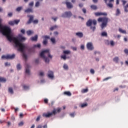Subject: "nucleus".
<instances>
[{
	"instance_id": "f257e3e1",
	"label": "nucleus",
	"mask_w": 128,
	"mask_h": 128,
	"mask_svg": "<svg viewBox=\"0 0 128 128\" xmlns=\"http://www.w3.org/2000/svg\"><path fill=\"white\" fill-rule=\"evenodd\" d=\"M0 32H2L4 36H5L7 40L12 42H13L14 43L15 47L18 48V50L21 52H24L26 46L23 44L20 43V42L22 40H26V38L22 37V36H19L18 40L16 37L12 36V29L10 28L4 26L2 27V25L0 24Z\"/></svg>"
},
{
	"instance_id": "69168bd1",
	"label": "nucleus",
	"mask_w": 128,
	"mask_h": 128,
	"mask_svg": "<svg viewBox=\"0 0 128 128\" xmlns=\"http://www.w3.org/2000/svg\"><path fill=\"white\" fill-rule=\"evenodd\" d=\"M81 50H84V46L82 45L80 46Z\"/></svg>"
},
{
	"instance_id": "a878e982",
	"label": "nucleus",
	"mask_w": 128,
	"mask_h": 128,
	"mask_svg": "<svg viewBox=\"0 0 128 128\" xmlns=\"http://www.w3.org/2000/svg\"><path fill=\"white\" fill-rule=\"evenodd\" d=\"M6 82V79L4 78L1 77L0 78V82Z\"/></svg>"
},
{
	"instance_id": "412c9836",
	"label": "nucleus",
	"mask_w": 128,
	"mask_h": 128,
	"mask_svg": "<svg viewBox=\"0 0 128 128\" xmlns=\"http://www.w3.org/2000/svg\"><path fill=\"white\" fill-rule=\"evenodd\" d=\"M118 31L120 32H121V34H126V30H122V28H120L118 29Z\"/></svg>"
},
{
	"instance_id": "f03ea898",
	"label": "nucleus",
	"mask_w": 128,
	"mask_h": 128,
	"mask_svg": "<svg viewBox=\"0 0 128 128\" xmlns=\"http://www.w3.org/2000/svg\"><path fill=\"white\" fill-rule=\"evenodd\" d=\"M45 54H48V58H52V56L50 54V50H43L42 52L40 53V56L42 58H44L45 62L48 64V62H50V59L46 57Z\"/></svg>"
},
{
	"instance_id": "f704fd0d",
	"label": "nucleus",
	"mask_w": 128,
	"mask_h": 128,
	"mask_svg": "<svg viewBox=\"0 0 128 128\" xmlns=\"http://www.w3.org/2000/svg\"><path fill=\"white\" fill-rule=\"evenodd\" d=\"M16 68H17V70H20V68H22V66H20V64H18L16 66Z\"/></svg>"
},
{
	"instance_id": "13d9d810",
	"label": "nucleus",
	"mask_w": 128,
	"mask_h": 128,
	"mask_svg": "<svg viewBox=\"0 0 128 128\" xmlns=\"http://www.w3.org/2000/svg\"><path fill=\"white\" fill-rule=\"evenodd\" d=\"M44 102L45 104H48V100L46 98L44 100Z\"/></svg>"
},
{
	"instance_id": "20e7f679",
	"label": "nucleus",
	"mask_w": 128,
	"mask_h": 128,
	"mask_svg": "<svg viewBox=\"0 0 128 128\" xmlns=\"http://www.w3.org/2000/svg\"><path fill=\"white\" fill-rule=\"evenodd\" d=\"M87 26H90V28L94 32L96 30V20L90 19L86 23Z\"/></svg>"
},
{
	"instance_id": "09e8293b",
	"label": "nucleus",
	"mask_w": 128,
	"mask_h": 128,
	"mask_svg": "<svg viewBox=\"0 0 128 128\" xmlns=\"http://www.w3.org/2000/svg\"><path fill=\"white\" fill-rule=\"evenodd\" d=\"M8 16L9 18H12V12H9L8 14Z\"/></svg>"
},
{
	"instance_id": "39448f33",
	"label": "nucleus",
	"mask_w": 128,
	"mask_h": 128,
	"mask_svg": "<svg viewBox=\"0 0 128 128\" xmlns=\"http://www.w3.org/2000/svg\"><path fill=\"white\" fill-rule=\"evenodd\" d=\"M56 114V110L54 109L52 112L43 113L42 116L44 118H50L53 114L55 116Z\"/></svg>"
},
{
	"instance_id": "8fccbe9b",
	"label": "nucleus",
	"mask_w": 128,
	"mask_h": 128,
	"mask_svg": "<svg viewBox=\"0 0 128 128\" xmlns=\"http://www.w3.org/2000/svg\"><path fill=\"white\" fill-rule=\"evenodd\" d=\"M105 43H106V44L108 45L110 44V40H106V41Z\"/></svg>"
},
{
	"instance_id": "f3484780",
	"label": "nucleus",
	"mask_w": 128,
	"mask_h": 128,
	"mask_svg": "<svg viewBox=\"0 0 128 128\" xmlns=\"http://www.w3.org/2000/svg\"><path fill=\"white\" fill-rule=\"evenodd\" d=\"M76 35L77 36L78 38H82L84 36V34L81 32H78L76 34Z\"/></svg>"
},
{
	"instance_id": "bb28decb",
	"label": "nucleus",
	"mask_w": 128,
	"mask_h": 128,
	"mask_svg": "<svg viewBox=\"0 0 128 128\" xmlns=\"http://www.w3.org/2000/svg\"><path fill=\"white\" fill-rule=\"evenodd\" d=\"M64 54H70V51L68 50H64L63 52Z\"/></svg>"
},
{
	"instance_id": "ea45409f",
	"label": "nucleus",
	"mask_w": 128,
	"mask_h": 128,
	"mask_svg": "<svg viewBox=\"0 0 128 128\" xmlns=\"http://www.w3.org/2000/svg\"><path fill=\"white\" fill-rule=\"evenodd\" d=\"M110 46H114V40L110 41Z\"/></svg>"
},
{
	"instance_id": "7c9ffc66",
	"label": "nucleus",
	"mask_w": 128,
	"mask_h": 128,
	"mask_svg": "<svg viewBox=\"0 0 128 128\" xmlns=\"http://www.w3.org/2000/svg\"><path fill=\"white\" fill-rule=\"evenodd\" d=\"M63 68L64 70H68V66L66 64H64Z\"/></svg>"
},
{
	"instance_id": "e433bc0d",
	"label": "nucleus",
	"mask_w": 128,
	"mask_h": 128,
	"mask_svg": "<svg viewBox=\"0 0 128 128\" xmlns=\"http://www.w3.org/2000/svg\"><path fill=\"white\" fill-rule=\"evenodd\" d=\"M50 40L52 44H56V39L54 38H51Z\"/></svg>"
},
{
	"instance_id": "f8f14e48",
	"label": "nucleus",
	"mask_w": 128,
	"mask_h": 128,
	"mask_svg": "<svg viewBox=\"0 0 128 128\" xmlns=\"http://www.w3.org/2000/svg\"><path fill=\"white\" fill-rule=\"evenodd\" d=\"M43 38H44V40L43 41V44L46 46V44H48V38H50V36H42Z\"/></svg>"
},
{
	"instance_id": "cd10ccee",
	"label": "nucleus",
	"mask_w": 128,
	"mask_h": 128,
	"mask_svg": "<svg viewBox=\"0 0 128 128\" xmlns=\"http://www.w3.org/2000/svg\"><path fill=\"white\" fill-rule=\"evenodd\" d=\"M106 6H108V8H112L114 7V5L112 3L107 4Z\"/></svg>"
},
{
	"instance_id": "c9c22d12",
	"label": "nucleus",
	"mask_w": 128,
	"mask_h": 128,
	"mask_svg": "<svg viewBox=\"0 0 128 128\" xmlns=\"http://www.w3.org/2000/svg\"><path fill=\"white\" fill-rule=\"evenodd\" d=\"M23 88H24V90H28V88H30V86L26 85H24L23 86Z\"/></svg>"
},
{
	"instance_id": "603ef678",
	"label": "nucleus",
	"mask_w": 128,
	"mask_h": 128,
	"mask_svg": "<svg viewBox=\"0 0 128 128\" xmlns=\"http://www.w3.org/2000/svg\"><path fill=\"white\" fill-rule=\"evenodd\" d=\"M90 72L92 74H94V69H91L90 70Z\"/></svg>"
},
{
	"instance_id": "052dcab7",
	"label": "nucleus",
	"mask_w": 128,
	"mask_h": 128,
	"mask_svg": "<svg viewBox=\"0 0 128 128\" xmlns=\"http://www.w3.org/2000/svg\"><path fill=\"white\" fill-rule=\"evenodd\" d=\"M94 54H100V52H98V51H95L94 52Z\"/></svg>"
},
{
	"instance_id": "bf43d9fd",
	"label": "nucleus",
	"mask_w": 128,
	"mask_h": 128,
	"mask_svg": "<svg viewBox=\"0 0 128 128\" xmlns=\"http://www.w3.org/2000/svg\"><path fill=\"white\" fill-rule=\"evenodd\" d=\"M110 78H112V77H108V78H106L104 79V80H110Z\"/></svg>"
},
{
	"instance_id": "473e14b6",
	"label": "nucleus",
	"mask_w": 128,
	"mask_h": 128,
	"mask_svg": "<svg viewBox=\"0 0 128 128\" xmlns=\"http://www.w3.org/2000/svg\"><path fill=\"white\" fill-rule=\"evenodd\" d=\"M8 92L12 94H14V90H12V88L10 87L8 88Z\"/></svg>"
},
{
	"instance_id": "a19ab883",
	"label": "nucleus",
	"mask_w": 128,
	"mask_h": 128,
	"mask_svg": "<svg viewBox=\"0 0 128 128\" xmlns=\"http://www.w3.org/2000/svg\"><path fill=\"white\" fill-rule=\"evenodd\" d=\"M5 66H10V63H8V62H6L4 63Z\"/></svg>"
},
{
	"instance_id": "5701e85b",
	"label": "nucleus",
	"mask_w": 128,
	"mask_h": 128,
	"mask_svg": "<svg viewBox=\"0 0 128 128\" xmlns=\"http://www.w3.org/2000/svg\"><path fill=\"white\" fill-rule=\"evenodd\" d=\"M88 92V88L82 89L81 91L82 94H86V92Z\"/></svg>"
},
{
	"instance_id": "ddd939ff",
	"label": "nucleus",
	"mask_w": 128,
	"mask_h": 128,
	"mask_svg": "<svg viewBox=\"0 0 128 128\" xmlns=\"http://www.w3.org/2000/svg\"><path fill=\"white\" fill-rule=\"evenodd\" d=\"M65 4L68 8H74L72 4L70 2H66Z\"/></svg>"
},
{
	"instance_id": "6ab92c4d",
	"label": "nucleus",
	"mask_w": 128,
	"mask_h": 128,
	"mask_svg": "<svg viewBox=\"0 0 128 128\" xmlns=\"http://www.w3.org/2000/svg\"><path fill=\"white\" fill-rule=\"evenodd\" d=\"M90 8H92V10H98V6H96V5H91Z\"/></svg>"
},
{
	"instance_id": "9b49d317",
	"label": "nucleus",
	"mask_w": 128,
	"mask_h": 128,
	"mask_svg": "<svg viewBox=\"0 0 128 128\" xmlns=\"http://www.w3.org/2000/svg\"><path fill=\"white\" fill-rule=\"evenodd\" d=\"M94 14L96 16H108V13L106 12H95Z\"/></svg>"
},
{
	"instance_id": "774afa93",
	"label": "nucleus",
	"mask_w": 128,
	"mask_h": 128,
	"mask_svg": "<svg viewBox=\"0 0 128 128\" xmlns=\"http://www.w3.org/2000/svg\"><path fill=\"white\" fill-rule=\"evenodd\" d=\"M42 125H38L37 126L36 128H42Z\"/></svg>"
},
{
	"instance_id": "338daca9",
	"label": "nucleus",
	"mask_w": 128,
	"mask_h": 128,
	"mask_svg": "<svg viewBox=\"0 0 128 128\" xmlns=\"http://www.w3.org/2000/svg\"><path fill=\"white\" fill-rule=\"evenodd\" d=\"M54 34L55 36H58V32H55Z\"/></svg>"
},
{
	"instance_id": "2eb2a0df",
	"label": "nucleus",
	"mask_w": 128,
	"mask_h": 128,
	"mask_svg": "<svg viewBox=\"0 0 128 128\" xmlns=\"http://www.w3.org/2000/svg\"><path fill=\"white\" fill-rule=\"evenodd\" d=\"M48 76L50 78H54V72L49 70L48 72Z\"/></svg>"
},
{
	"instance_id": "aec40b11",
	"label": "nucleus",
	"mask_w": 128,
	"mask_h": 128,
	"mask_svg": "<svg viewBox=\"0 0 128 128\" xmlns=\"http://www.w3.org/2000/svg\"><path fill=\"white\" fill-rule=\"evenodd\" d=\"M120 59L118 58V57L116 56L113 58V61L116 62V64H118V60Z\"/></svg>"
},
{
	"instance_id": "4468645a",
	"label": "nucleus",
	"mask_w": 128,
	"mask_h": 128,
	"mask_svg": "<svg viewBox=\"0 0 128 128\" xmlns=\"http://www.w3.org/2000/svg\"><path fill=\"white\" fill-rule=\"evenodd\" d=\"M30 65L26 64L25 67L26 74H30Z\"/></svg>"
},
{
	"instance_id": "58836bf2",
	"label": "nucleus",
	"mask_w": 128,
	"mask_h": 128,
	"mask_svg": "<svg viewBox=\"0 0 128 128\" xmlns=\"http://www.w3.org/2000/svg\"><path fill=\"white\" fill-rule=\"evenodd\" d=\"M40 2H37L36 3V4H35V6L36 7V8H38V6H40Z\"/></svg>"
},
{
	"instance_id": "dca6fc26",
	"label": "nucleus",
	"mask_w": 128,
	"mask_h": 128,
	"mask_svg": "<svg viewBox=\"0 0 128 128\" xmlns=\"http://www.w3.org/2000/svg\"><path fill=\"white\" fill-rule=\"evenodd\" d=\"M38 35H35L34 36L30 38V40H32V42H38Z\"/></svg>"
},
{
	"instance_id": "7ed1b4c3",
	"label": "nucleus",
	"mask_w": 128,
	"mask_h": 128,
	"mask_svg": "<svg viewBox=\"0 0 128 128\" xmlns=\"http://www.w3.org/2000/svg\"><path fill=\"white\" fill-rule=\"evenodd\" d=\"M98 22H102L100 25V26L102 30H104V28H106L108 24V18L106 17H101L98 19Z\"/></svg>"
},
{
	"instance_id": "79ce46f5",
	"label": "nucleus",
	"mask_w": 128,
	"mask_h": 128,
	"mask_svg": "<svg viewBox=\"0 0 128 128\" xmlns=\"http://www.w3.org/2000/svg\"><path fill=\"white\" fill-rule=\"evenodd\" d=\"M70 116H72V118H74V116H76V113L75 112H73V113H70Z\"/></svg>"
},
{
	"instance_id": "c03bdc74",
	"label": "nucleus",
	"mask_w": 128,
	"mask_h": 128,
	"mask_svg": "<svg viewBox=\"0 0 128 128\" xmlns=\"http://www.w3.org/2000/svg\"><path fill=\"white\" fill-rule=\"evenodd\" d=\"M61 58H63V60H66V55L62 56Z\"/></svg>"
},
{
	"instance_id": "c756f323",
	"label": "nucleus",
	"mask_w": 128,
	"mask_h": 128,
	"mask_svg": "<svg viewBox=\"0 0 128 128\" xmlns=\"http://www.w3.org/2000/svg\"><path fill=\"white\" fill-rule=\"evenodd\" d=\"M120 9H117L116 10V16H120Z\"/></svg>"
},
{
	"instance_id": "a211bd4d",
	"label": "nucleus",
	"mask_w": 128,
	"mask_h": 128,
	"mask_svg": "<svg viewBox=\"0 0 128 128\" xmlns=\"http://www.w3.org/2000/svg\"><path fill=\"white\" fill-rule=\"evenodd\" d=\"M65 96H71L72 93L70 91H66L64 92Z\"/></svg>"
},
{
	"instance_id": "680f3d73",
	"label": "nucleus",
	"mask_w": 128,
	"mask_h": 128,
	"mask_svg": "<svg viewBox=\"0 0 128 128\" xmlns=\"http://www.w3.org/2000/svg\"><path fill=\"white\" fill-rule=\"evenodd\" d=\"M20 118H24V114H22V113H20Z\"/></svg>"
},
{
	"instance_id": "0eeeda50",
	"label": "nucleus",
	"mask_w": 128,
	"mask_h": 128,
	"mask_svg": "<svg viewBox=\"0 0 128 128\" xmlns=\"http://www.w3.org/2000/svg\"><path fill=\"white\" fill-rule=\"evenodd\" d=\"M30 18V20L27 22V24H30L32 22H33L34 24H38V20H34V16H28Z\"/></svg>"
},
{
	"instance_id": "3c124183",
	"label": "nucleus",
	"mask_w": 128,
	"mask_h": 128,
	"mask_svg": "<svg viewBox=\"0 0 128 128\" xmlns=\"http://www.w3.org/2000/svg\"><path fill=\"white\" fill-rule=\"evenodd\" d=\"M20 32H22V34H24L26 30H24V29H22L21 30Z\"/></svg>"
},
{
	"instance_id": "2f4dec72",
	"label": "nucleus",
	"mask_w": 128,
	"mask_h": 128,
	"mask_svg": "<svg viewBox=\"0 0 128 128\" xmlns=\"http://www.w3.org/2000/svg\"><path fill=\"white\" fill-rule=\"evenodd\" d=\"M22 57L24 58V60H26L28 59V56L24 53H23Z\"/></svg>"
},
{
	"instance_id": "a18cd8bd",
	"label": "nucleus",
	"mask_w": 128,
	"mask_h": 128,
	"mask_svg": "<svg viewBox=\"0 0 128 128\" xmlns=\"http://www.w3.org/2000/svg\"><path fill=\"white\" fill-rule=\"evenodd\" d=\"M40 115H39L38 116V117L36 119V122H40Z\"/></svg>"
},
{
	"instance_id": "e2e57ef3",
	"label": "nucleus",
	"mask_w": 128,
	"mask_h": 128,
	"mask_svg": "<svg viewBox=\"0 0 128 128\" xmlns=\"http://www.w3.org/2000/svg\"><path fill=\"white\" fill-rule=\"evenodd\" d=\"M44 72H40V76H44Z\"/></svg>"
},
{
	"instance_id": "37998d69",
	"label": "nucleus",
	"mask_w": 128,
	"mask_h": 128,
	"mask_svg": "<svg viewBox=\"0 0 128 128\" xmlns=\"http://www.w3.org/2000/svg\"><path fill=\"white\" fill-rule=\"evenodd\" d=\"M34 48H40V44H35L34 46Z\"/></svg>"
},
{
	"instance_id": "1a4fd4ad",
	"label": "nucleus",
	"mask_w": 128,
	"mask_h": 128,
	"mask_svg": "<svg viewBox=\"0 0 128 128\" xmlns=\"http://www.w3.org/2000/svg\"><path fill=\"white\" fill-rule=\"evenodd\" d=\"M86 48L88 50H92L94 48V45L92 42H89L86 44Z\"/></svg>"
},
{
	"instance_id": "393cba45",
	"label": "nucleus",
	"mask_w": 128,
	"mask_h": 128,
	"mask_svg": "<svg viewBox=\"0 0 128 128\" xmlns=\"http://www.w3.org/2000/svg\"><path fill=\"white\" fill-rule=\"evenodd\" d=\"M102 36H108V33L106 32H103L101 34Z\"/></svg>"
},
{
	"instance_id": "4c0bfd02",
	"label": "nucleus",
	"mask_w": 128,
	"mask_h": 128,
	"mask_svg": "<svg viewBox=\"0 0 128 128\" xmlns=\"http://www.w3.org/2000/svg\"><path fill=\"white\" fill-rule=\"evenodd\" d=\"M86 106H88V104H81V108H86Z\"/></svg>"
},
{
	"instance_id": "5fc2aeb1",
	"label": "nucleus",
	"mask_w": 128,
	"mask_h": 128,
	"mask_svg": "<svg viewBox=\"0 0 128 128\" xmlns=\"http://www.w3.org/2000/svg\"><path fill=\"white\" fill-rule=\"evenodd\" d=\"M30 6H34V2H32L29 4Z\"/></svg>"
},
{
	"instance_id": "0e129e2a",
	"label": "nucleus",
	"mask_w": 128,
	"mask_h": 128,
	"mask_svg": "<svg viewBox=\"0 0 128 128\" xmlns=\"http://www.w3.org/2000/svg\"><path fill=\"white\" fill-rule=\"evenodd\" d=\"M79 6H80V8H82L84 6V4H79Z\"/></svg>"
},
{
	"instance_id": "4be33fe9",
	"label": "nucleus",
	"mask_w": 128,
	"mask_h": 128,
	"mask_svg": "<svg viewBox=\"0 0 128 128\" xmlns=\"http://www.w3.org/2000/svg\"><path fill=\"white\" fill-rule=\"evenodd\" d=\"M26 34H27L28 36H30L34 34V31L28 30L26 31Z\"/></svg>"
},
{
	"instance_id": "72a5a7b5",
	"label": "nucleus",
	"mask_w": 128,
	"mask_h": 128,
	"mask_svg": "<svg viewBox=\"0 0 128 128\" xmlns=\"http://www.w3.org/2000/svg\"><path fill=\"white\" fill-rule=\"evenodd\" d=\"M58 28V26H54L50 28V30H56Z\"/></svg>"
},
{
	"instance_id": "423d86ee",
	"label": "nucleus",
	"mask_w": 128,
	"mask_h": 128,
	"mask_svg": "<svg viewBox=\"0 0 128 128\" xmlns=\"http://www.w3.org/2000/svg\"><path fill=\"white\" fill-rule=\"evenodd\" d=\"M14 58H16V55L14 54H12V55H4L2 56V60H14Z\"/></svg>"
},
{
	"instance_id": "864d4df0",
	"label": "nucleus",
	"mask_w": 128,
	"mask_h": 128,
	"mask_svg": "<svg viewBox=\"0 0 128 128\" xmlns=\"http://www.w3.org/2000/svg\"><path fill=\"white\" fill-rule=\"evenodd\" d=\"M57 110V112H60L61 110H62V108H58L57 110H56V111Z\"/></svg>"
},
{
	"instance_id": "4d7b16f0",
	"label": "nucleus",
	"mask_w": 128,
	"mask_h": 128,
	"mask_svg": "<svg viewBox=\"0 0 128 128\" xmlns=\"http://www.w3.org/2000/svg\"><path fill=\"white\" fill-rule=\"evenodd\" d=\"M82 10V12H84V14H86V9L84 8Z\"/></svg>"
},
{
	"instance_id": "b1692460",
	"label": "nucleus",
	"mask_w": 128,
	"mask_h": 128,
	"mask_svg": "<svg viewBox=\"0 0 128 128\" xmlns=\"http://www.w3.org/2000/svg\"><path fill=\"white\" fill-rule=\"evenodd\" d=\"M25 12H27V13H28V12H32L33 11H32V8H28L27 10H25Z\"/></svg>"
},
{
	"instance_id": "6e6552de",
	"label": "nucleus",
	"mask_w": 128,
	"mask_h": 128,
	"mask_svg": "<svg viewBox=\"0 0 128 128\" xmlns=\"http://www.w3.org/2000/svg\"><path fill=\"white\" fill-rule=\"evenodd\" d=\"M72 16V14L70 11L64 12V14H62V18H70Z\"/></svg>"
},
{
	"instance_id": "de8ad7c7",
	"label": "nucleus",
	"mask_w": 128,
	"mask_h": 128,
	"mask_svg": "<svg viewBox=\"0 0 128 128\" xmlns=\"http://www.w3.org/2000/svg\"><path fill=\"white\" fill-rule=\"evenodd\" d=\"M124 52L126 54H128V48H126L124 50Z\"/></svg>"
},
{
	"instance_id": "9d476101",
	"label": "nucleus",
	"mask_w": 128,
	"mask_h": 128,
	"mask_svg": "<svg viewBox=\"0 0 128 128\" xmlns=\"http://www.w3.org/2000/svg\"><path fill=\"white\" fill-rule=\"evenodd\" d=\"M20 22V20H14V21H10L8 22V24L10 26H14V24H18V23Z\"/></svg>"
},
{
	"instance_id": "49530a36",
	"label": "nucleus",
	"mask_w": 128,
	"mask_h": 128,
	"mask_svg": "<svg viewBox=\"0 0 128 128\" xmlns=\"http://www.w3.org/2000/svg\"><path fill=\"white\" fill-rule=\"evenodd\" d=\"M19 126H24V122H21L18 124Z\"/></svg>"
},
{
	"instance_id": "6e6d98bb",
	"label": "nucleus",
	"mask_w": 128,
	"mask_h": 128,
	"mask_svg": "<svg viewBox=\"0 0 128 128\" xmlns=\"http://www.w3.org/2000/svg\"><path fill=\"white\" fill-rule=\"evenodd\" d=\"M124 12H128V8L126 7V6H124Z\"/></svg>"
},
{
	"instance_id": "c85d7f7f",
	"label": "nucleus",
	"mask_w": 128,
	"mask_h": 128,
	"mask_svg": "<svg viewBox=\"0 0 128 128\" xmlns=\"http://www.w3.org/2000/svg\"><path fill=\"white\" fill-rule=\"evenodd\" d=\"M22 10V7L20 6L16 8V12H20Z\"/></svg>"
}]
</instances>
